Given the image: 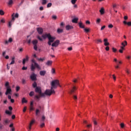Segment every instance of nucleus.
I'll list each match as a JSON object with an SVG mask.
<instances>
[{
	"mask_svg": "<svg viewBox=\"0 0 131 131\" xmlns=\"http://www.w3.org/2000/svg\"><path fill=\"white\" fill-rule=\"evenodd\" d=\"M51 90L47 89L45 91L44 93H41V89L40 87H36L35 89V93L39 94L38 95H35L34 99L36 101H39L40 98L42 97H46V96H52V94H56L55 90L57 89L58 86L61 88L62 86L60 85V82L58 80H54L51 82Z\"/></svg>",
	"mask_w": 131,
	"mask_h": 131,
	"instance_id": "1",
	"label": "nucleus"
},
{
	"mask_svg": "<svg viewBox=\"0 0 131 131\" xmlns=\"http://www.w3.org/2000/svg\"><path fill=\"white\" fill-rule=\"evenodd\" d=\"M42 37L44 39L47 38V37L48 38V45L49 46L52 45V42L53 41H55V39H56V37H52L50 34H45L42 35Z\"/></svg>",
	"mask_w": 131,
	"mask_h": 131,
	"instance_id": "2",
	"label": "nucleus"
},
{
	"mask_svg": "<svg viewBox=\"0 0 131 131\" xmlns=\"http://www.w3.org/2000/svg\"><path fill=\"white\" fill-rule=\"evenodd\" d=\"M31 68L32 71H34V70L35 69V68H37V69H40V67H39V65L37 64V63H36V62L35 61V60L32 59Z\"/></svg>",
	"mask_w": 131,
	"mask_h": 131,
	"instance_id": "3",
	"label": "nucleus"
},
{
	"mask_svg": "<svg viewBox=\"0 0 131 131\" xmlns=\"http://www.w3.org/2000/svg\"><path fill=\"white\" fill-rule=\"evenodd\" d=\"M36 76H37L36 74H35L34 73H32L30 76V78L31 80H32L33 81H35V80H37Z\"/></svg>",
	"mask_w": 131,
	"mask_h": 131,
	"instance_id": "4",
	"label": "nucleus"
},
{
	"mask_svg": "<svg viewBox=\"0 0 131 131\" xmlns=\"http://www.w3.org/2000/svg\"><path fill=\"white\" fill-rule=\"evenodd\" d=\"M60 43V40H57L54 42H53L52 44V47H55V48H57L59 46V44Z\"/></svg>",
	"mask_w": 131,
	"mask_h": 131,
	"instance_id": "5",
	"label": "nucleus"
},
{
	"mask_svg": "<svg viewBox=\"0 0 131 131\" xmlns=\"http://www.w3.org/2000/svg\"><path fill=\"white\" fill-rule=\"evenodd\" d=\"M37 31L39 34H42V33L43 32V30H42V28H38L37 29Z\"/></svg>",
	"mask_w": 131,
	"mask_h": 131,
	"instance_id": "6",
	"label": "nucleus"
},
{
	"mask_svg": "<svg viewBox=\"0 0 131 131\" xmlns=\"http://www.w3.org/2000/svg\"><path fill=\"white\" fill-rule=\"evenodd\" d=\"M77 88L75 86H74L70 91V94H73L76 91Z\"/></svg>",
	"mask_w": 131,
	"mask_h": 131,
	"instance_id": "7",
	"label": "nucleus"
},
{
	"mask_svg": "<svg viewBox=\"0 0 131 131\" xmlns=\"http://www.w3.org/2000/svg\"><path fill=\"white\" fill-rule=\"evenodd\" d=\"M29 59V57L28 56H26V58H24L23 60V65H25V63H26V61H28V59Z\"/></svg>",
	"mask_w": 131,
	"mask_h": 131,
	"instance_id": "8",
	"label": "nucleus"
},
{
	"mask_svg": "<svg viewBox=\"0 0 131 131\" xmlns=\"http://www.w3.org/2000/svg\"><path fill=\"white\" fill-rule=\"evenodd\" d=\"M103 41L104 42V46L105 47L109 46L110 43H109V42H108V39L107 38L104 39Z\"/></svg>",
	"mask_w": 131,
	"mask_h": 131,
	"instance_id": "9",
	"label": "nucleus"
},
{
	"mask_svg": "<svg viewBox=\"0 0 131 131\" xmlns=\"http://www.w3.org/2000/svg\"><path fill=\"white\" fill-rule=\"evenodd\" d=\"M12 92V89L11 88H7L6 92L5 93V95H9V94H11V92Z\"/></svg>",
	"mask_w": 131,
	"mask_h": 131,
	"instance_id": "10",
	"label": "nucleus"
},
{
	"mask_svg": "<svg viewBox=\"0 0 131 131\" xmlns=\"http://www.w3.org/2000/svg\"><path fill=\"white\" fill-rule=\"evenodd\" d=\"M47 73V71L44 70V71H40L39 72V74L41 76H45L46 75V74Z\"/></svg>",
	"mask_w": 131,
	"mask_h": 131,
	"instance_id": "11",
	"label": "nucleus"
},
{
	"mask_svg": "<svg viewBox=\"0 0 131 131\" xmlns=\"http://www.w3.org/2000/svg\"><path fill=\"white\" fill-rule=\"evenodd\" d=\"M52 64H53V61L52 60H48L46 62V65H47V66H52Z\"/></svg>",
	"mask_w": 131,
	"mask_h": 131,
	"instance_id": "12",
	"label": "nucleus"
},
{
	"mask_svg": "<svg viewBox=\"0 0 131 131\" xmlns=\"http://www.w3.org/2000/svg\"><path fill=\"white\" fill-rule=\"evenodd\" d=\"M66 30H70V29H73V26L70 25H67L66 27Z\"/></svg>",
	"mask_w": 131,
	"mask_h": 131,
	"instance_id": "13",
	"label": "nucleus"
},
{
	"mask_svg": "<svg viewBox=\"0 0 131 131\" xmlns=\"http://www.w3.org/2000/svg\"><path fill=\"white\" fill-rule=\"evenodd\" d=\"M39 113H40V110H39L38 108H37L35 111L36 116H39Z\"/></svg>",
	"mask_w": 131,
	"mask_h": 131,
	"instance_id": "14",
	"label": "nucleus"
},
{
	"mask_svg": "<svg viewBox=\"0 0 131 131\" xmlns=\"http://www.w3.org/2000/svg\"><path fill=\"white\" fill-rule=\"evenodd\" d=\"M14 4V1L13 0H9L7 3L8 6H12Z\"/></svg>",
	"mask_w": 131,
	"mask_h": 131,
	"instance_id": "15",
	"label": "nucleus"
},
{
	"mask_svg": "<svg viewBox=\"0 0 131 131\" xmlns=\"http://www.w3.org/2000/svg\"><path fill=\"white\" fill-rule=\"evenodd\" d=\"M99 12L101 15H103V14L105 13V10L104 9V8H101V9L99 10Z\"/></svg>",
	"mask_w": 131,
	"mask_h": 131,
	"instance_id": "16",
	"label": "nucleus"
},
{
	"mask_svg": "<svg viewBox=\"0 0 131 131\" xmlns=\"http://www.w3.org/2000/svg\"><path fill=\"white\" fill-rule=\"evenodd\" d=\"M78 21V18H75L72 19V22L73 23H77Z\"/></svg>",
	"mask_w": 131,
	"mask_h": 131,
	"instance_id": "17",
	"label": "nucleus"
},
{
	"mask_svg": "<svg viewBox=\"0 0 131 131\" xmlns=\"http://www.w3.org/2000/svg\"><path fill=\"white\" fill-rule=\"evenodd\" d=\"M38 42V41H37V40H33L32 41V43L33 46H37Z\"/></svg>",
	"mask_w": 131,
	"mask_h": 131,
	"instance_id": "18",
	"label": "nucleus"
},
{
	"mask_svg": "<svg viewBox=\"0 0 131 131\" xmlns=\"http://www.w3.org/2000/svg\"><path fill=\"white\" fill-rule=\"evenodd\" d=\"M79 26L80 28H84V25L82 24V23L80 22L78 23Z\"/></svg>",
	"mask_w": 131,
	"mask_h": 131,
	"instance_id": "19",
	"label": "nucleus"
},
{
	"mask_svg": "<svg viewBox=\"0 0 131 131\" xmlns=\"http://www.w3.org/2000/svg\"><path fill=\"white\" fill-rule=\"evenodd\" d=\"M121 45L123 47H125V46H127V41L125 40L121 43Z\"/></svg>",
	"mask_w": 131,
	"mask_h": 131,
	"instance_id": "20",
	"label": "nucleus"
},
{
	"mask_svg": "<svg viewBox=\"0 0 131 131\" xmlns=\"http://www.w3.org/2000/svg\"><path fill=\"white\" fill-rule=\"evenodd\" d=\"M12 60L10 63V65H13V64L15 63V57H12Z\"/></svg>",
	"mask_w": 131,
	"mask_h": 131,
	"instance_id": "21",
	"label": "nucleus"
},
{
	"mask_svg": "<svg viewBox=\"0 0 131 131\" xmlns=\"http://www.w3.org/2000/svg\"><path fill=\"white\" fill-rule=\"evenodd\" d=\"M27 100H26V99L24 97L23 99H22V100H21V103L23 104H24V103H27Z\"/></svg>",
	"mask_w": 131,
	"mask_h": 131,
	"instance_id": "22",
	"label": "nucleus"
},
{
	"mask_svg": "<svg viewBox=\"0 0 131 131\" xmlns=\"http://www.w3.org/2000/svg\"><path fill=\"white\" fill-rule=\"evenodd\" d=\"M4 124H8V123H10V120H9V119H6L5 120H4Z\"/></svg>",
	"mask_w": 131,
	"mask_h": 131,
	"instance_id": "23",
	"label": "nucleus"
},
{
	"mask_svg": "<svg viewBox=\"0 0 131 131\" xmlns=\"http://www.w3.org/2000/svg\"><path fill=\"white\" fill-rule=\"evenodd\" d=\"M5 85L6 88H7V89L9 88H10V83L9 82H6L5 83Z\"/></svg>",
	"mask_w": 131,
	"mask_h": 131,
	"instance_id": "24",
	"label": "nucleus"
},
{
	"mask_svg": "<svg viewBox=\"0 0 131 131\" xmlns=\"http://www.w3.org/2000/svg\"><path fill=\"white\" fill-rule=\"evenodd\" d=\"M33 87L35 89V88H38V86H37V83H36V82H34V83L32 84Z\"/></svg>",
	"mask_w": 131,
	"mask_h": 131,
	"instance_id": "25",
	"label": "nucleus"
},
{
	"mask_svg": "<svg viewBox=\"0 0 131 131\" xmlns=\"http://www.w3.org/2000/svg\"><path fill=\"white\" fill-rule=\"evenodd\" d=\"M63 32V29H57V33H62Z\"/></svg>",
	"mask_w": 131,
	"mask_h": 131,
	"instance_id": "26",
	"label": "nucleus"
},
{
	"mask_svg": "<svg viewBox=\"0 0 131 131\" xmlns=\"http://www.w3.org/2000/svg\"><path fill=\"white\" fill-rule=\"evenodd\" d=\"M47 3H48V1H47V0H42V5H47Z\"/></svg>",
	"mask_w": 131,
	"mask_h": 131,
	"instance_id": "27",
	"label": "nucleus"
},
{
	"mask_svg": "<svg viewBox=\"0 0 131 131\" xmlns=\"http://www.w3.org/2000/svg\"><path fill=\"white\" fill-rule=\"evenodd\" d=\"M84 31H85V32H86V33H88L90 32V28H85L84 29Z\"/></svg>",
	"mask_w": 131,
	"mask_h": 131,
	"instance_id": "28",
	"label": "nucleus"
},
{
	"mask_svg": "<svg viewBox=\"0 0 131 131\" xmlns=\"http://www.w3.org/2000/svg\"><path fill=\"white\" fill-rule=\"evenodd\" d=\"M34 122H35V121L34 120H32V121H31L29 125H31L32 126V124H33V123H34Z\"/></svg>",
	"mask_w": 131,
	"mask_h": 131,
	"instance_id": "29",
	"label": "nucleus"
},
{
	"mask_svg": "<svg viewBox=\"0 0 131 131\" xmlns=\"http://www.w3.org/2000/svg\"><path fill=\"white\" fill-rule=\"evenodd\" d=\"M5 113L8 114V115H11V114H12V113L8 110L6 111Z\"/></svg>",
	"mask_w": 131,
	"mask_h": 131,
	"instance_id": "30",
	"label": "nucleus"
},
{
	"mask_svg": "<svg viewBox=\"0 0 131 131\" xmlns=\"http://www.w3.org/2000/svg\"><path fill=\"white\" fill-rule=\"evenodd\" d=\"M33 95H34V92L33 91H31L30 93H29V96L30 97H32V96H33Z\"/></svg>",
	"mask_w": 131,
	"mask_h": 131,
	"instance_id": "31",
	"label": "nucleus"
},
{
	"mask_svg": "<svg viewBox=\"0 0 131 131\" xmlns=\"http://www.w3.org/2000/svg\"><path fill=\"white\" fill-rule=\"evenodd\" d=\"M23 84H25L26 83V80L24 79H21Z\"/></svg>",
	"mask_w": 131,
	"mask_h": 131,
	"instance_id": "32",
	"label": "nucleus"
},
{
	"mask_svg": "<svg viewBox=\"0 0 131 131\" xmlns=\"http://www.w3.org/2000/svg\"><path fill=\"white\" fill-rule=\"evenodd\" d=\"M37 60H38V61H45V60H46V58H37Z\"/></svg>",
	"mask_w": 131,
	"mask_h": 131,
	"instance_id": "33",
	"label": "nucleus"
},
{
	"mask_svg": "<svg viewBox=\"0 0 131 131\" xmlns=\"http://www.w3.org/2000/svg\"><path fill=\"white\" fill-rule=\"evenodd\" d=\"M77 2V0H72L71 3L73 5H75V3Z\"/></svg>",
	"mask_w": 131,
	"mask_h": 131,
	"instance_id": "34",
	"label": "nucleus"
},
{
	"mask_svg": "<svg viewBox=\"0 0 131 131\" xmlns=\"http://www.w3.org/2000/svg\"><path fill=\"white\" fill-rule=\"evenodd\" d=\"M0 15H5V12L2 10H0Z\"/></svg>",
	"mask_w": 131,
	"mask_h": 131,
	"instance_id": "35",
	"label": "nucleus"
},
{
	"mask_svg": "<svg viewBox=\"0 0 131 131\" xmlns=\"http://www.w3.org/2000/svg\"><path fill=\"white\" fill-rule=\"evenodd\" d=\"M51 7H52V3H48L47 5V8H51Z\"/></svg>",
	"mask_w": 131,
	"mask_h": 131,
	"instance_id": "36",
	"label": "nucleus"
},
{
	"mask_svg": "<svg viewBox=\"0 0 131 131\" xmlns=\"http://www.w3.org/2000/svg\"><path fill=\"white\" fill-rule=\"evenodd\" d=\"M34 110V107L33 106H30V111H33Z\"/></svg>",
	"mask_w": 131,
	"mask_h": 131,
	"instance_id": "37",
	"label": "nucleus"
},
{
	"mask_svg": "<svg viewBox=\"0 0 131 131\" xmlns=\"http://www.w3.org/2000/svg\"><path fill=\"white\" fill-rule=\"evenodd\" d=\"M101 22V19L98 18L96 20V23L97 24H99Z\"/></svg>",
	"mask_w": 131,
	"mask_h": 131,
	"instance_id": "38",
	"label": "nucleus"
},
{
	"mask_svg": "<svg viewBox=\"0 0 131 131\" xmlns=\"http://www.w3.org/2000/svg\"><path fill=\"white\" fill-rule=\"evenodd\" d=\"M12 20L9 22V24H8L9 27H12Z\"/></svg>",
	"mask_w": 131,
	"mask_h": 131,
	"instance_id": "39",
	"label": "nucleus"
},
{
	"mask_svg": "<svg viewBox=\"0 0 131 131\" xmlns=\"http://www.w3.org/2000/svg\"><path fill=\"white\" fill-rule=\"evenodd\" d=\"M51 72H52V74H54V73H55V72H56L55 69L53 68L51 70Z\"/></svg>",
	"mask_w": 131,
	"mask_h": 131,
	"instance_id": "40",
	"label": "nucleus"
},
{
	"mask_svg": "<svg viewBox=\"0 0 131 131\" xmlns=\"http://www.w3.org/2000/svg\"><path fill=\"white\" fill-rule=\"evenodd\" d=\"M112 50H113V52L114 53H116V52H117V49H116V48H112Z\"/></svg>",
	"mask_w": 131,
	"mask_h": 131,
	"instance_id": "41",
	"label": "nucleus"
},
{
	"mask_svg": "<svg viewBox=\"0 0 131 131\" xmlns=\"http://www.w3.org/2000/svg\"><path fill=\"white\" fill-rule=\"evenodd\" d=\"M1 23H6V20H5L4 18H2L1 20Z\"/></svg>",
	"mask_w": 131,
	"mask_h": 131,
	"instance_id": "42",
	"label": "nucleus"
},
{
	"mask_svg": "<svg viewBox=\"0 0 131 131\" xmlns=\"http://www.w3.org/2000/svg\"><path fill=\"white\" fill-rule=\"evenodd\" d=\"M12 19H11V21L12 22H13V21H15V17H14V13L12 15Z\"/></svg>",
	"mask_w": 131,
	"mask_h": 131,
	"instance_id": "43",
	"label": "nucleus"
},
{
	"mask_svg": "<svg viewBox=\"0 0 131 131\" xmlns=\"http://www.w3.org/2000/svg\"><path fill=\"white\" fill-rule=\"evenodd\" d=\"M34 50L37 51V45H34Z\"/></svg>",
	"mask_w": 131,
	"mask_h": 131,
	"instance_id": "44",
	"label": "nucleus"
},
{
	"mask_svg": "<svg viewBox=\"0 0 131 131\" xmlns=\"http://www.w3.org/2000/svg\"><path fill=\"white\" fill-rule=\"evenodd\" d=\"M19 90H20V86H17L16 89V92H19Z\"/></svg>",
	"mask_w": 131,
	"mask_h": 131,
	"instance_id": "45",
	"label": "nucleus"
},
{
	"mask_svg": "<svg viewBox=\"0 0 131 131\" xmlns=\"http://www.w3.org/2000/svg\"><path fill=\"white\" fill-rule=\"evenodd\" d=\"M44 120H46V117L45 116H42L41 118V121H43Z\"/></svg>",
	"mask_w": 131,
	"mask_h": 131,
	"instance_id": "46",
	"label": "nucleus"
},
{
	"mask_svg": "<svg viewBox=\"0 0 131 131\" xmlns=\"http://www.w3.org/2000/svg\"><path fill=\"white\" fill-rule=\"evenodd\" d=\"M37 38H38V39H39V40H40V41H42V38H41V37H40V36H37Z\"/></svg>",
	"mask_w": 131,
	"mask_h": 131,
	"instance_id": "47",
	"label": "nucleus"
},
{
	"mask_svg": "<svg viewBox=\"0 0 131 131\" xmlns=\"http://www.w3.org/2000/svg\"><path fill=\"white\" fill-rule=\"evenodd\" d=\"M108 28H113V25H112V24H110V25L108 26Z\"/></svg>",
	"mask_w": 131,
	"mask_h": 131,
	"instance_id": "48",
	"label": "nucleus"
},
{
	"mask_svg": "<svg viewBox=\"0 0 131 131\" xmlns=\"http://www.w3.org/2000/svg\"><path fill=\"white\" fill-rule=\"evenodd\" d=\"M120 126L122 127V128H123L124 127V124L122 123L120 124Z\"/></svg>",
	"mask_w": 131,
	"mask_h": 131,
	"instance_id": "49",
	"label": "nucleus"
},
{
	"mask_svg": "<svg viewBox=\"0 0 131 131\" xmlns=\"http://www.w3.org/2000/svg\"><path fill=\"white\" fill-rule=\"evenodd\" d=\"M45 125V123H42L40 124V127H43Z\"/></svg>",
	"mask_w": 131,
	"mask_h": 131,
	"instance_id": "50",
	"label": "nucleus"
},
{
	"mask_svg": "<svg viewBox=\"0 0 131 131\" xmlns=\"http://www.w3.org/2000/svg\"><path fill=\"white\" fill-rule=\"evenodd\" d=\"M97 43H99V42L102 43V40L100 39L97 40Z\"/></svg>",
	"mask_w": 131,
	"mask_h": 131,
	"instance_id": "51",
	"label": "nucleus"
},
{
	"mask_svg": "<svg viewBox=\"0 0 131 131\" xmlns=\"http://www.w3.org/2000/svg\"><path fill=\"white\" fill-rule=\"evenodd\" d=\"M27 109V107L25 106L23 109V112H26V110Z\"/></svg>",
	"mask_w": 131,
	"mask_h": 131,
	"instance_id": "52",
	"label": "nucleus"
},
{
	"mask_svg": "<svg viewBox=\"0 0 131 131\" xmlns=\"http://www.w3.org/2000/svg\"><path fill=\"white\" fill-rule=\"evenodd\" d=\"M8 41L9 42H12V41H13V39H12V38H9Z\"/></svg>",
	"mask_w": 131,
	"mask_h": 131,
	"instance_id": "53",
	"label": "nucleus"
},
{
	"mask_svg": "<svg viewBox=\"0 0 131 131\" xmlns=\"http://www.w3.org/2000/svg\"><path fill=\"white\" fill-rule=\"evenodd\" d=\"M22 70H27V67H23L22 68Z\"/></svg>",
	"mask_w": 131,
	"mask_h": 131,
	"instance_id": "54",
	"label": "nucleus"
},
{
	"mask_svg": "<svg viewBox=\"0 0 131 131\" xmlns=\"http://www.w3.org/2000/svg\"><path fill=\"white\" fill-rule=\"evenodd\" d=\"M94 125H97L98 124V123L95 120L93 121Z\"/></svg>",
	"mask_w": 131,
	"mask_h": 131,
	"instance_id": "55",
	"label": "nucleus"
},
{
	"mask_svg": "<svg viewBox=\"0 0 131 131\" xmlns=\"http://www.w3.org/2000/svg\"><path fill=\"white\" fill-rule=\"evenodd\" d=\"M52 18H53L54 20H56V19H57V16L56 15H53L52 16Z\"/></svg>",
	"mask_w": 131,
	"mask_h": 131,
	"instance_id": "56",
	"label": "nucleus"
},
{
	"mask_svg": "<svg viewBox=\"0 0 131 131\" xmlns=\"http://www.w3.org/2000/svg\"><path fill=\"white\" fill-rule=\"evenodd\" d=\"M127 25H128V26H131V21L127 23Z\"/></svg>",
	"mask_w": 131,
	"mask_h": 131,
	"instance_id": "57",
	"label": "nucleus"
},
{
	"mask_svg": "<svg viewBox=\"0 0 131 131\" xmlns=\"http://www.w3.org/2000/svg\"><path fill=\"white\" fill-rule=\"evenodd\" d=\"M116 7H117L116 4L113 5V8L114 10L115 9V8H116Z\"/></svg>",
	"mask_w": 131,
	"mask_h": 131,
	"instance_id": "58",
	"label": "nucleus"
},
{
	"mask_svg": "<svg viewBox=\"0 0 131 131\" xmlns=\"http://www.w3.org/2000/svg\"><path fill=\"white\" fill-rule=\"evenodd\" d=\"M105 27H106V26H102L101 28V30H104V29H105Z\"/></svg>",
	"mask_w": 131,
	"mask_h": 131,
	"instance_id": "59",
	"label": "nucleus"
},
{
	"mask_svg": "<svg viewBox=\"0 0 131 131\" xmlns=\"http://www.w3.org/2000/svg\"><path fill=\"white\" fill-rule=\"evenodd\" d=\"M105 50L106 51H109V50H110V48H109V47L107 46L106 48H105Z\"/></svg>",
	"mask_w": 131,
	"mask_h": 131,
	"instance_id": "60",
	"label": "nucleus"
},
{
	"mask_svg": "<svg viewBox=\"0 0 131 131\" xmlns=\"http://www.w3.org/2000/svg\"><path fill=\"white\" fill-rule=\"evenodd\" d=\"M16 118V116L15 115H13L12 116V119H15Z\"/></svg>",
	"mask_w": 131,
	"mask_h": 131,
	"instance_id": "61",
	"label": "nucleus"
},
{
	"mask_svg": "<svg viewBox=\"0 0 131 131\" xmlns=\"http://www.w3.org/2000/svg\"><path fill=\"white\" fill-rule=\"evenodd\" d=\"M68 51H72V47H69L68 48Z\"/></svg>",
	"mask_w": 131,
	"mask_h": 131,
	"instance_id": "62",
	"label": "nucleus"
},
{
	"mask_svg": "<svg viewBox=\"0 0 131 131\" xmlns=\"http://www.w3.org/2000/svg\"><path fill=\"white\" fill-rule=\"evenodd\" d=\"M33 106V101H31L30 102V106Z\"/></svg>",
	"mask_w": 131,
	"mask_h": 131,
	"instance_id": "63",
	"label": "nucleus"
},
{
	"mask_svg": "<svg viewBox=\"0 0 131 131\" xmlns=\"http://www.w3.org/2000/svg\"><path fill=\"white\" fill-rule=\"evenodd\" d=\"M86 24H91V22L89 20L86 21Z\"/></svg>",
	"mask_w": 131,
	"mask_h": 131,
	"instance_id": "64",
	"label": "nucleus"
}]
</instances>
